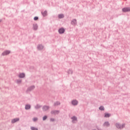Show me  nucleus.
Wrapping results in <instances>:
<instances>
[{
  "label": "nucleus",
  "mask_w": 130,
  "mask_h": 130,
  "mask_svg": "<svg viewBox=\"0 0 130 130\" xmlns=\"http://www.w3.org/2000/svg\"><path fill=\"white\" fill-rule=\"evenodd\" d=\"M10 53H11V51H5L2 53V55H8V54H10Z\"/></svg>",
  "instance_id": "1"
},
{
  "label": "nucleus",
  "mask_w": 130,
  "mask_h": 130,
  "mask_svg": "<svg viewBox=\"0 0 130 130\" xmlns=\"http://www.w3.org/2000/svg\"><path fill=\"white\" fill-rule=\"evenodd\" d=\"M122 11L124 12H130V8H124L122 9Z\"/></svg>",
  "instance_id": "2"
},
{
  "label": "nucleus",
  "mask_w": 130,
  "mask_h": 130,
  "mask_svg": "<svg viewBox=\"0 0 130 130\" xmlns=\"http://www.w3.org/2000/svg\"><path fill=\"white\" fill-rule=\"evenodd\" d=\"M58 32L60 34H62L64 33V29L63 28H61L59 29Z\"/></svg>",
  "instance_id": "3"
},
{
  "label": "nucleus",
  "mask_w": 130,
  "mask_h": 130,
  "mask_svg": "<svg viewBox=\"0 0 130 130\" xmlns=\"http://www.w3.org/2000/svg\"><path fill=\"white\" fill-rule=\"evenodd\" d=\"M19 120H20V119L19 118L13 119L12 120V123H15V122H17V121H19Z\"/></svg>",
  "instance_id": "4"
},
{
  "label": "nucleus",
  "mask_w": 130,
  "mask_h": 130,
  "mask_svg": "<svg viewBox=\"0 0 130 130\" xmlns=\"http://www.w3.org/2000/svg\"><path fill=\"white\" fill-rule=\"evenodd\" d=\"M116 126L118 128H123V126H124V125H122V126H120V125H119V124L117 123V124H116Z\"/></svg>",
  "instance_id": "5"
},
{
  "label": "nucleus",
  "mask_w": 130,
  "mask_h": 130,
  "mask_svg": "<svg viewBox=\"0 0 130 130\" xmlns=\"http://www.w3.org/2000/svg\"><path fill=\"white\" fill-rule=\"evenodd\" d=\"M48 109H49V107L48 106H45L43 108L44 111H46V110H48Z\"/></svg>",
  "instance_id": "6"
},
{
  "label": "nucleus",
  "mask_w": 130,
  "mask_h": 130,
  "mask_svg": "<svg viewBox=\"0 0 130 130\" xmlns=\"http://www.w3.org/2000/svg\"><path fill=\"white\" fill-rule=\"evenodd\" d=\"M25 108L26 110L30 109V108H31V106H30V105H25Z\"/></svg>",
  "instance_id": "7"
},
{
  "label": "nucleus",
  "mask_w": 130,
  "mask_h": 130,
  "mask_svg": "<svg viewBox=\"0 0 130 130\" xmlns=\"http://www.w3.org/2000/svg\"><path fill=\"white\" fill-rule=\"evenodd\" d=\"M19 78H25V74L24 73H21L19 75Z\"/></svg>",
  "instance_id": "8"
},
{
  "label": "nucleus",
  "mask_w": 130,
  "mask_h": 130,
  "mask_svg": "<svg viewBox=\"0 0 130 130\" xmlns=\"http://www.w3.org/2000/svg\"><path fill=\"white\" fill-rule=\"evenodd\" d=\"M72 104L73 105H77V104H78V101H77L76 100L73 101Z\"/></svg>",
  "instance_id": "9"
},
{
  "label": "nucleus",
  "mask_w": 130,
  "mask_h": 130,
  "mask_svg": "<svg viewBox=\"0 0 130 130\" xmlns=\"http://www.w3.org/2000/svg\"><path fill=\"white\" fill-rule=\"evenodd\" d=\"M42 14L44 17H45V16L47 15V11L42 12Z\"/></svg>",
  "instance_id": "10"
},
{
  "label": "nucleus",
  "mask_w": 130,
  "mask_h": 130,
  "mask_svg": "<svg viewBox=\"0 0 130 130\" xmlns=\"http://www.w3.org/2000/svg\"><path fill=\"white\" fill-rule=\"evenodd\" d=\"M72 25H75L76 24H77V20L76 19H74L72 21Z\"/></svg>",
  "instance_id": "11"
},
{
  "label": "nucleus",
  "mask_w": 130,
  "mask_h": 130,
  "mask_svg": "<svg viewBox=\"0 0 130 130\" xmlns=\"http://www.w3.org/2000/svg\"><path fill=\"white\" fill-rule=\"evenodd\" d=\"M59 19H61L62 18H63V17H64V16L63 15V14H59L58 16Z\"/></svg>",
  "instance_id": "12"
},
{
  "label": "nucleus",
  "mask_w": 130,
  "mask_h": 130,
  "mask_svg": "<svg viewBox=\"0 0 130 130\" xmlns=\"http://www.w3.org/2000/svg\"><path fill=\"white\" fill-rule=\"evenodd\" d=\"M38 28V26H37V24H34V30H37Z\"/></svg>",
  "instance_id": "13"
},
{
  "label": "nucleus",
  "mask_w": 130,
  "mask_h": 130,
  "mask_svg": "<svg viewBox=\"0 0 130 130\" xmlns=\"http://www.w3.org/2000/svg\"><path fill=\"white\" fill-rule=\"evenodd\" d=\"M38 48L39 50H41V49H43V47L42 46V45H39Z\"/></svg>",
  "instance_id": "14"
},
{
  "label": "nucleus",
  "mask_w": 130,
  "mask_h": 130,
  "mask_svg": "<svg viewBox=\"0 0 130 130\" xmlns=\"http://www.w3.org/2000/svg\"><path fill=\"white\" fill-rule=\"evenodd\" d=\"M72 119H73V122H74L75 121H77V118L76 117H73L72 118Z\"/></svg>",
  "instance_id": "15"
},
{
  "label": "nucleus",
  "mask_w": 130,
  "mask_h": 130,
  "mask_svg": "<svg viewBox=\"0 0 130 130\" xmlns=\"http://www.w3.org/2000/svg\"><path fill=\"white\" fill-rule=\"evenodd\" d=\"M110 114L108 113L105 114V117H110Z\"/></svg>",
  "instance_id": "16"
},
{
  "label": "nucleus",
  "mask_w": 130,
  "mask_h": 130,
  "mask_svg": "<svg viewBox=\"0 0 130 130\" xmlns=\"http://www.w3.org/2000/svg\"><path fill=\"white\" fill-rule=\"evenodd\" d=\"M105 126H109V123L108 122H106L104 124Z\"/></svg>",
  "instance_id": "17"
},
{
  "label": "nucleus",
  "mask_w": 130,
  "mask_h": 130,
  "mask_svg": "<svg viewBox=\"0 0 130 130\" xmlns=\"http://www.w3.org/2000/svg\"><path fill=\"white\" fill-rule=\"evenodd\" d=\"M52 113L54 114H56L58 113V111H54L52 112Z\"/></svg>",
  "instance_id": "18"
},
{
  "label": "nucleus",
  "mask_w": 130,
  "mask_h": 130,
  "mask_svg": "<svg viewBox=\"0 0 130 130\" xmlns=\"http://www.w3.org/2000/svg\"><path fill=\"white\" fill-rule=\"evenodd\" d=\"M99 109H100V110H104V107H103V106H101V107L99 108Z\"/></svg>",
  "instance_id": "19"
},
{
  "label": "nucleus",
  "mask_w": 130,
  "mask_h": 130,
  "mask_svg": "<svg viewBox=\"0 0 130 130\" xmlns=\"http://www.w3.org/2000/svg\"><path fill=\"white\" fill-rule=\"evenodd\" d=\"M31 129L32 130H38L37 128H35L34 127H31Z\"/></svg>",
  "instance_id": "20"
},
{
  "label": "nucleus",
  "mask_w": 130,
  "mask_h": 130,
  "mask_svg": "<svg viewBox=\"0 0 130 130\" xmlns=\"http://www.w3.org/2000/svg\"><path fill=\"white\" fill-rule=\"evenodd\" d=\"M46 118H47V116H44L43 118V120H45V119H46Z\"/></svg>",
  "instance_id": "21"
},
{
  "label": "nucleus",
  "mask_w": 130,
  "mask_h": 130,
  "mask_svg": "<svg viewBox=\"0 0 130 130\" xmlns=\"http://www.w3.org/2000/svg\"><path fill=\"white\" fill-rule=\"evenodd\" d=\"M38 108H40V106L37 105L36 106V109H38Z\"/></svg>",
  "instance_id": "22"
},
{
  "label": "nucleus",
  "mask_w": 130,
  "mask_h": 130,
  "mask_svg": "<svg viewBox=\"0 0 130 130\" xmlns=\"http://www.w3.org/2000/svg\"><path fill=\"white\" fill-rule=\"evenodd\" d=\"M34 20H35V21H37V20H38V17H35L34 18Z\"/></svg>",
  "instance_id": "23"
},
{
  "label": "nucleus",
  "mask_w": 130,
  "mask_h": 130,
  "mask_svg": "<svg viewBox=\"0 0 130 130\" xmlns=\"http://www.w3.org/2000/svg\"><path fill=\"white\" fill-rule=\"evenodd\" d=\"M37 118H34L33 120L34 121H37Z\"/></svg>",
  "instance_id": "24"
},
{
  "label": "nucleus",
  "mask_w": 130,
  "mask_h": 130,
  "mask_svg": "<svg viewBox=\"0 0 130 130\" xmlns=\"http://www.w3.org/2000/svg\"><path fill=\"white\" fill-rule=\"evenodd\" d=\"M35 87L34 86H31L30 88V90H33V89H34Z\"/></svg>",
  "instance_id": "25"
},
{
  "label": "nucleus",
  "mask_w": 130,
  "mask_h": 130,
  "mask_svg": "<svg viewBox=\"0 0 130 130\" xmlns=\"http://www.w3.org/2000/svg\"><path fill=\"white\" fill-rule=\"evenodd\" d=\"M59 104H60L59 102H56V103H55V105H59Z\"/></svg>",
  "instance_id": "26"
},
{
  "label": "nucleus",
  "mask_w": 130,
  "mask_h": 130,
  "mask_svg": "<svg viewBox=\"0 0 130 130\" xmlns=\"http://www.w3.org/2000/svg\"><path fill=\"white\" fill-rule=\"evenodd\" d=\"M50 120L51 121H54V119H51Z\"/></svg>",
  "instance_id": "27"
},
{
  "label": "nucleus",
  "mask_w": 130,
  "mask_h": 130,
  "mask_svg": "<svg viewBox=\"0 0 130 130\" xmlns=\"http://www.w3.org/2000/svg\"><path fill=\"white\" fill-rule=\"evenodd\" d=\"M19 83H21V81H19Z\"/></svg>",
  "instance_id": "28"
}]
</instances>
